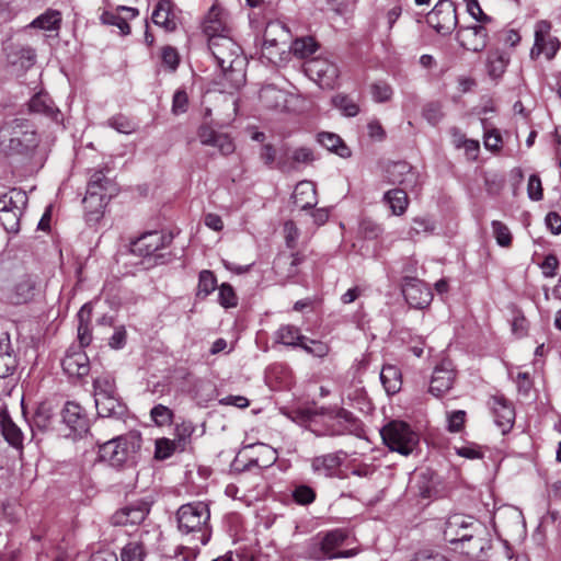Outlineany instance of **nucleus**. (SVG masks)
<instances>
[{"mask_svg": "<svg viewBox=\"0 0 561 561\" xmlns=\"http://www.w3.org/2000/svg\"><path fill=\"white\" fill-rule=\"evenodd\" d=\"M208 48L226 78L239 88L244 81V58L240 45L230 36L214 37L209 39Z\"/></svg>", "mask_w": 561, "mask_h": 561, "instance_id": "nucleus-1", "label": "nucleus"}, {"mask_svg": "<svg viewBox=\"0 0 561 561\" xmlns=\"http://www.w3.org/2000/svg\"><path fill=\"white\" fill-rule=\"evenodd\" d=\"M178 528L183 535H192L195 548L206 545L211 536L210 510L207 503L197 501L183 504L176 512Z\"/></svg>", "mask_w": 561, "mask_h": 561, "instance_id": "nucleus-2", "label": "nucleus"}, {"mask_svg": "<svg viewBox=\"0 0 561 561\" xmlns=\"http://www.w3.org/2000/svg\"><path fill=\"white\" fill-rule=\"evenodd\" d=\"M141 442V435L137 431L113 437L99 445V459L115 468L131 466L136 463Z\"/></svg>", "mask_w": 561, "mask_h": 561, "instance_id": "nucleus-3", "label": "nucleus"}, {"mask_svg": "<svg viewBox=\"0 0 561 561\" xmlns=\"http://www.w3.org/2000/svg\"><path fill=\"white\" fill-rule=\"evenodd\" d=\"M1 142L9 156L27 157L38 146V137L32 124L14 118L1 129Z\"/></svg>", "mask_w": 561, "mask_h": 561, "instance_id": "nucleus-4", "label": "nucleus"}, {"mask_svg": "<svg viewBox=\"0 0 561 561\" xmlns=\"http://www.w3.org/2000/svg\"><path fill=\"white\" fill-rule=\"evenodd\" d=\"M383 443L401 455H410L419 444V435L409 424L402 421H391L380 431Z\"/></svg>", "mask_w": 561, "mask_h": 561, "instance_id": "nucleus-5", "label": "nucleus"}, {"mask_svg": "<svg viewBox=\"0 0 561 561\" xmlns=\"http://www.w3.org/2000/svg\"><path fill=\"white\" fill-rule=\"evenodd\" d=\"M348 539V531L335 528L318 534L307 546V554L314 561L337 559V551Z\"/></svg>", "mask_w": 561, "mask_h": 561, "instance_id": "nucleus-6", "label": "nucleus"}, {"mask_svg": "<svg viewBox=\"0 0 561 561\" xmlns=\"http://www.w3.org/2000/svg\"><path fill=\"white\" fill-rule=\"evenodd\" d=\"M304 71L322 89H334L340 77V69L335 61L323 56L306 60Z\"/></svg>", "mask_w": 561, "mask_h": 561, "instance_id": "nucleus-7", "label": "nucleus"}, {"mask_svg": "<svg viewBox=\"0 0 561 561\" xmlns=\"http://www.w3.org/2000/svg\"><path fill=\"white\" fill-rule=\"evenodd\" d=\"M481 525L483 524L471 515L460 513L449 515L445 522L444 539L453 546L458 542L463 543L473 531L481 530Z\"/></svg>", "mask_w": 561, "mask_h": 561, "instance_id": "nucleus-8", "label": "nucleus"}, {"mask_svg": "<svg viewBox=\"0 0 561 561\" xmlns=\"http://www.w3.org/2000/svg\"><path fill=\"white\" fill-rule=\"evenodd\" d=\"M118 188L116 184L105 175L104 170H91L85 203L95 201V210L100 207H105L107 202L117 194Z\"/></svg>", "mask_w": 561, "mask_h": 561, "instance_id": "nucleus-9", "label": "nucleus"}, {"mask_svg": "<svg viewBox=\"0 0 561 561\" xmlns=\"http://www.w3.org/2000/svg\"><path fill=\"white\" fill-rule=\"evenodd\" d=\"M560 48L561 42L558 37L551 35V23L547 20L536 22L534 45L529 53L530 58L536 60L540 55H545L547 60H552Z\"/></svg>", "mask_w": 561, "mask_h": 561, "instance_id": "nucleus-10", "label": "nucleus"}, {"mask_svg": "<svg viewBox=\"0 0 561 561\" xmlns=\"http://www.w3.org/2000/svg\"><path fill=\"white\" fill-rule=\"evenodd\" d=\"M360 422L350 411L340 408L329 412L324 416V430L318 435L340 436L358 435Z\"/></svg>", "mask_w": 561, "mask_h": 561, "instance_id": "nucleus-11", "label": "nucleus"}, {"mask_svg": "<svg viewBox=\"0 0 561 561\" xmlns=\"http://www.w3.org/2000/svg\"><path fill=\"white\" fill-rule=\"evenodd\" d=\"M172 234L163 233L162 231H148L142 233L139 238L130 244V251L138 256H151L163 259V254L158 253L161 249L170 245L172 242Z\"/></svg>", "mask_w": 561, "mask_h": 561, "instance_id": "nucleus-12", "label": "nucleus"}, {"mask_svg": "<svg viewBox=\"0 0 561 561\" xmlns=\"http://www.w3.org/2000/svg\"><path fill=\"white\" fill-rule=\"evenodd\" d=\"M427 23L438 34H450L458 24L456 8L449 0H439L427 15Z\"/></svg>", "mask_w": 561, "mask_h": 561, "instance_id": "nucleus-13", "label": "nucleus"}, {"mask_svg": "<svg viewBox=\"0 0 561 561\" xmlns=\"http://www.w3.org/2000/svg\"><path fill=\"white\" fill-rule=\"evenodd\" d=\"M150 512V503L146 500H136L117 510L111 520L115 526H134L141 524Z\"/></svg>", "mask_w": 561, "mask_h": 561, "instance_id": "nucleus-14", "label": "nucleus"}, {"mask_svg": "<svg viewBox=\"0 0 561 561\" xmlns=\"http://www.w3.org/2000/svg\"><path fill=\"white\" fill-rule=\"evenodd\" d=\"M402 294L407 302L415 309H423L432 301L431 288L414 277H404L402 283Z\"/></svg>", "mask_w": 561, "mask_h": 561, "instance_id": "nucleus-15", "label": "nucleus"}, {"mask_svg": "<svg viewBox=\"0 0 561 561\" xmlns=\"http://www.w3.org/2000/svg\"><path fill=\"white\" fill-rule=\"evenodd\" d=\"M455 369L450 360H443L433 371L428 391L436 398L447 393L455 381Z\"/></svg>", "mask_w": 561, "mask_h": 561, "instance_id": "nucleus-16", "label": "nucleus"}, {"mask_svg": "<svg viewBox=\"0 0 561 561\" xmlns=\"http://www.w3.org/2000/svg\"><path fill=\"white\" fill-rule=\"evenodd\" d=\"M491 548L486 527L481 525V530H476L463 543L458 542L454 549L471 559H481L484 551Z\"/></svg>", "mask_w": 561, "mask_h": 561, "instance_id": "nucleus-17", "label": "nucleus"}, {"mask_svg": "<svg viewBox=\"0 0 561 561\" xmlns=\"http://www.w3.org/2000/svg\"><path fill=\"white\" fill-rule=\"evenodd\" d=\"M197 137L203 146L215 147L224 156H228L234 151L232 139L227 134L217 133L206 123L198 127Z\"/></svg>", "mask_w": 561, "mask_h": 561, "instance_id": "nucleus-18", "label": "nucleus"}, {"mask_svg": "<svg viewBox=\"0 0 561 561\" xmlns=\"http://www.w3.org/2000/svg\"><path fill=\"white\" fill-rule=\"evenodd\" d=\"M36 279L31 274H22L12 283L7 299L13 305L26 304L34 297Z\"/></svg>", "mask_w": 561, "mask_h": 561, "instance_id": "nucleus-19", "label": "nucleus"}, {"mask_svg": "<svg viewBox=\"0 0 561 561\" xmlns=\"http://www.w3.org/2000/svg\"><path fill=\"white\" fill-rule=\"evenodd\" d=\"M64 371L70 377L82 378L90 371V360L81 347H71L61 362Z\"/></svg>", "mask_w": 561, "mask_h": 561, "instance_id": "nucleus-20", "label": "nucleus"}, {"mask_svg": "<svg viewBox=\"0 0 561 561\" xmlns=\"http://www.w3.org/2000/svg\"><path fill=\"white\" fill-rule=\"evenodd\" d=\"M387 178L391 184L401 185L402 188H413L417 184V172L405 161L389 164Z\"/></svg>", "mask_w": 561, "mask_h": 561, "instance_id": "nucleus-21", "label": "nucleus"}, {"mask_svg": "<svg viewBox=\"0 0 561 561\" xmlns=\"http://www.w3.org/2000/svg\"><path fill=\"white\" fill-rule=\"evenodd\" d=\"M61 417L75 434L82 435L89 430V419L78 403L67 402L61 410Z\"/></svg>", "mask_w": 561, "mask_h": 561, "instance_id": "nucleus-22", "label": "nucleus"}, {"mask_svg": "<svg viewBox=\"0 0 561 561\" xmlns=\"http://www.w3.org/2000/svg\"><path fill=\"white\" fill-rule=\"evenodd\" d=\"M62 14L59 10L48 8L36 16L25 28L38 30L49 33L48 36H58L61 30Z\"/></svg>", "mask_w": 561, "mask_h": 561, "instance_id": "nucleus-23", "label": "nucleus"}, {"mask_svg": "<svg viewBox=\"0 0 561 561\" xmlns=\"http://www.w3.org/2000/svg\"><path fill=\"white\" fill-rule=\"evenodd\" d=\"M457 37L462 47L474 53L482 51L488 44V31L482 25L460 30Z\"/></svg>", "mask_w": 561, "mask_h": 561, "instance_id": "nucleus-24", "label": "nucleus"}, {"mask_svg": "<svg viewBox=\"0 0 561 561\" xmlns=\"http://www.w3.org/2000/svg\"><path fill=\"white\" fill-rule=\"evenodd\" d=\"M94 401L100 417L122 420L126 415L127 408L117 394L96 397Z\"/></svg>", "mask_w": 561, "mask_h": 561, "instance_id": "nucleus-25", "label": "nucleus"}, {"mask_svg": "<svg viewBox=\"0 0 561 561\" xmlns=\"http://www.w3.org/2000/svg\"><path fill=\"white\" fill-rule=\"evenodd\" d=\"M203 31L209 39L214 37L229 36V30L224 19V12L220 8L213 5L203 23Z\"/></svg>", "mask_w": 561, "mask_h": 561, "instance_id": "nucleus-26", "label": "nucleus"}, {"mask_svg": "<svg viewBox=\"0 0 561 561\" xmlns=\"http://www.w3.org/2000/svg\"><path fill=\"white\" fill-rule=\"evenodd\" d=\"M492 411L496 425L503 433L508 432L515 420L513 405L503 397H494L492 400Z\"/></svg>", "mask_w": 561, "mask_h": 561, "instance_id": "nucleus-27", "label": "nucleus"}, {"mask_svg": "<svg viewBox=\"0 0 561 561\" xmlns=\"http://www.w3.org/2000/svg\"><path fill=\"white\" fill-rule=\"evenodd\" d=\"M341 454L343 453H331L314 457L311 461L312 471L327 478L335 477L342 465Z\"/></svg>", "mask_w": 561, "mask_h": 561, "instance_id": "nucleus-28", "label": "nucleus"}, {"mask_svg": "<svg viewBox=\"0 0 561 561\" xmlns=\"http://www.w3.org/2000/svg\"><path fill=\"white\" fill-rule=\"evenodd\" d=\"M294 204L302 209H311L318 204L316 185L311 181L299 182L293 193Z\"/></svg>", "mask_w": 561, "mask_h": 561, "instance_id": "nucleus-29", "label": "nucleus"}, {"mask_svg": "<svg viewBox=\"0 0 561 561\" xmlns=\"http://www.w3.org/2000/svg\"><path fill=\"white\" fill-rule=\"evenodd\" d=\"M152 22L164 28L167 32H173L176 28L173 3L170 0H159L151 15Z\"/></svg>", "mask_w": 561, "mask_h": 561, "instance_id": "nucleus-30", "label": "nucleus"}, {"mask_svg": "<svg viewBox=\"0 0 561 561\" xmlns=\"http://www.w3.org/2000/svg\"><path fill=\"white\" fill-rule=\"evenodd\" d=\"M0 428L5 442L14 447H23V433L21 428L12 421L9 412L0 408Z\"/></svg>", "mask_w": 561, "mask_h": 561, "instance_id": "nucleus-31", "label": "nucleus"}, {"mask_svg": "<svg viewBox=\"0 0 561 561\" xmlns=\"http://www.w3.org/2000/svg\"><path fill=\"white\" fill-rule=\"evenodd\" d=\"M248 448L253 449L255 454V456L250 458L247 465L248 468L252 466L259 468H268L277 461L278 455L276 449L266 444L256 443L248 446Z\"/></svg>", "mask_w": 561, "mask_h": 561, "instance_id": "nucleus-32", "label": "nucleus"}, {"mask_svg": "<svg viewBox=\"0 0 561 561\" xmlns=\"http://www.w3.org/2000/svg\"><path fill=\"white\" fill-rule=\"evenodd\" d=\"M36 58L35 49L28 46L14 45L9 47L7 53L8 62L19 67L21 70L31 68Z\"/></svg>", "mask_w": 561, "mask_h": 561, "instance_id": "nucleus-33", "label": "nucleus"}, {"mask_svg": "<svg viewBox=\"0 0 561 561\" xmlns=\"http://www.w3.org/2000/svg\"><path fill=\"white\" fill-rule=\"evenodd\" d=\"M28 107L32 113L45 115L54 121H58L60 115L58 107H56L50 96L44 92L35 94L30 100Z\"/></svg>", "mask_w": 561, "mask_h": 561, "instance_id": "nucleus-34", "label": "nucleus"}, {"mask_svg": "<svg viewBox=\"0 0 561 561\" xmlns=\"http://www.w3.org/2000/svg\"><path fill=\"white\" fill-rule=\"evenodd\" d=\"M408 188H392L383 194V202L390 207L392 215L401 216L409 206Z\"/></svg>", "mask_w": 561, "mask_h": 561, "instance_id": "nucleus-35", "label": "nucleus"}, {"mask_svg": "<svg viewBox=\"0 0 561 561\" xmlns=\"http://www.w3.org/2000/svg\"><path fill=\"white\" fill-rule=\"evenodd\" d=\"M380 381L388 394L399 392L402 386L400 368L394 365H383L380 371Z\"/></svg>", "mask_w": 561, "mask_h": 561, "instance_id": "nucleus-36", "label": "nucleus"}, {"mask_svg": "<svg viewBox=\"0 0 561 561\" xmlns=\"http://www.w3.org/2000/svg\"><path fill=\"white\" fill-rule=\"evenodd\" d=\"M260 101L266 108L277 110L285 106L286 93L273 84H267L260 90Z\"/></svg>", "mask_w": 561, "mask_h": 561, "instance_id": "nucleus-37", "label": "nucleus"}, {"mask_svg": "<svg viewBox=\"0 0 561 561\" xmlns=\"http://www.w3.org/2000/svg\"><path fill=\"white\" fill-rule=\"evenodd\" d=\"M318 142L328 150L336 153L341 158H348L351 149L344 144L342 138L333 133L322 131L318 134Z\"/></svg>", "mask_w": 561, "mask_h": 561, "instance_id": "nucleus-38", "label": "nucleus"}, {"mask_svg": "<svg viewBox=\"0 0 561 561\" xmlns=\"http://www.w3.org/2000/svg\"><path fill=\"white\" fill-rule=\"evenodd\" d=\"M305 337L300 329L293 324H283L275 332V341L277 343L291 347H300Z\"/></svg>", "mask_w": 561, "mask_h": 561, "instance_id": "nucleus-39", "label": "nucleus"}, {"mask_svg": "<svg viewBox=\"0 0 561 561\" xmlns=\"http://www.w3.org/2000/svg\"><path fill=\"white\" fill-rule=\"evenodd\" d=\"M27 202V194L23 190L11 188L0 196V209H25Z\"/></svg>", "mask_w": 561, "mask_h": 561, "instance_id": "nucleus-40", "label": "nucleus"}, {"mask_svg": "<svg viewBox=\"0 0 561 561\" xmlns=\"http://www.w3.org/2000/svg\"><path fill=\"white\" fill-rule=\"evenodd\" d=\"M508 57L500 50H491L488 55L486 67L489 76L493 79L500 78L506 70Z\"/></svg>", "mask_w": 561, "mask_h": 561, "instance_id": "nucleus-41", "label": "nucleus"}, {"mask_svg": "<svg viewBox=\"0 0 561 561\" xmlns=\"http://www.w3.org/2000/svg\"><path fill=\"white\" fill-rule=\"evenodd\" d=\"M291 163L285 161H278L277 169L283 172H288L296 169V164H309L314 160L313 152L310 148L300 147L293 151Z\"/></svg>", "mask_w": 561, "mask_h": 561, "instance_id": "nucleus-42", "label": "nucleus"}, {"mask_svg": "<svg viewBox=\"0 0 561 561\" xmlns=\"http://www.w3.org/2000/svg\"><path fill=\"white\" fill-rule=\"evenodd\" d=\"M318 48L317 42L312 37H301L295 39L290 45L293 54L301 59H310L311 55L316 53Z\"/></svg>", "mask_w": 561, "mask_h": 561, "instance_id": "nucleus-43", "label": "nucleus"}, {"mask_svg": "<svg viewBox=\"0 0 561 561\" xmlns=\"http://www.w3.org/2000/svg\"><path fill=\"white\" fill-rule=\"evenodd\" d=\"M147 550L141 540L128 541L121 549V561H144Z\"/></svg>", "mask_w": 561, "mask_h": 561, "instance_id": "nucleus-44", "label": "nucleus"}, {"mask_svg": "<svg viewBox=\"0 0 561 561\" xmlns=\"http://www.w3.org/2000/svg\"><path fill=\"white\" fill-rule=\"evenodd\" d=\"M331 102L346 117H354L359 113L358 104L346 94L339 93L332 98Z\"/></svg>", "mask_w": 561, "mask_h": 561, "instance_id": "nucleus-45", "label": "nucleus"}, {"mask_svg": "<svg viewBox=\"0 0 561 561\" xmlns=\"http://www.w3.org/2000/svg\"><path fill=\"white\" fill-rule=\"evenodd\" d=\"M23 210L24 209H0V222L7 232H19Z\"/></svg>", "mask_w": 561, "mask_h": 561, "instance_id": "nucleus-46", "label": "nucleus"}, {"mask_svg": "<svg viewBox=\"0 0 561 561\" xmlns=\"http://www.w3.org/2000/svg\"><path fill=\"white\" fill-rule=\"evenodd\" d=\"M93 388L94 399H96V397H107L117 394L115 379L110 374L96 377L93 380Z\"/></svg>", "mask_w": 561, "mask_h": 561, "instance_id": "nucleus-47", "label": "nucleus"}, {"mask_svg": "<svg viewBox=\"0 0 561 561\" xmlns=\"http://www.w3.org/2000/svg\"><path fill=\"white\" fill-rule=\"evenodd\" d=\"M194 432L195 425L191 421H183L175 425L174 440L178 443V446H180V451L185 450Z\"/></svg>", "mask_w": 561, "mask_h": 561, "instance_id": "nucleus-48", "label": "nucleus"}, {"mask_svg": "<svg viewBox=\"0 0 561 561\" xmlns=\"http://www.w3.org/2000/svg\"><path fill=\"white\" fill-rule=\"evenodd\" d=\"M91 313V308L88 305L82 306L78 313L79 318V325H78V340L80 343L79 347L88 346L92 341V335L89 329L88 323H84V316L87 314V318L89 319Z\"/></svg>", "mask_w": 561, "mask_h": 561, "instance_id": "nucleus-49", "label": "nucleus"}, {"mask_svg": "<svg viewBox=\"0 0 561 561\" xmlns=\"http://www.w3.org/2000/svg\"><path fill=\"white\" fill-rule=\"evenodd\" d=\"M180 451V446L174 439L159 438L156 440L154 458L158 460H165L170 458L175 451Z\"/></svg>", "mask_w": 561, "mask_h": 561, "instance_id": "nucleus-50", "label": "nucleus"}, {"mask_svg": "<svg viewBox=\"0 0 561 561\" xmlns=\"http://www.w3.org/2000/svg\"><path fill=\"white\" fill-rule=\"evenodd\" d=\"M217 287V279L215 274L209 270H203L198 276V291L197 296L207 297Z\"/></svg>", "mask_w": 561, "mask_h": 561, "instance_id": "nucleus-51", "label": "nucleus"}, {"mask_svg": "<svg viewBox=\"0 0 561 561\" xmlns=\"http://www.w3.org/2000/svg\"><path fill=\"white\" fill-rule=\"evenodd\" d=\"M373 100L377 103H386L392 99L393 89L385 80H379L370 85Z\"/></svg>", "mask_w": 561, "mask_h": 561, "instance_id": "nucleus-52", "label": "nucleus"}, {"mask_svg": "<svg viewBox=\"0 0 561 561\" xmlns=\"http://www.w3.org/2000/svg\"><path fill=\"white\" fill-rule=\"evenodd\" d=\"M150 417L157 426H168L173 422L174 413L171 409L163 404H156L150 410Z\"/></svg>", "mask_w": 561, "mask_h": 561, "instance_id": "nucleus-53", "label": "nucleus"}, {"mask_svg": "<svg viewBox=\"0 0 561 561\" xmlns=\"http://www.w3.org/2000/svg\"><path fill=\"white\" fill-rule=\"evenodd\" d=\"M53 419V412L50 407L43 403L38 405L33 416V426L39 431H46L50 427Z\"/></svg>", "mask_w": 561, "mask_h": 561, "instance_id": "nucleus-54", "label": "nucleus"}, {"mask_svg": "<svg viewBox=\"0 0 561 561\" xmlns=\"http://www.w3.org/2000/svg\"><path fill=\"white\" fill-rule=\"evenodd\" d=\"M300 348H302L306 353L319 358L325 357L330 351V347L327 343L312 340L307 336L304 339Z\"/></svg>", "mask_w": 561, "mask_h": 561, "instance_id": "nucleus-55", "label": "nucleus"}, {"mask_svg": "<svg viewBox=\"0 0 561 561\" xmlns=\"http://www.w3.org/2000/svg\"><path fill=\"white\" fill-rule=\"evenodd\" d=\"M291 495L294 501L299 505H309L314 502L317 496L316 491L307 484L295 486Z\"/></svg>", "mask_w": 561, "mask_h": 561, "instance_id": "nucleus-56", "label": "nucleus"}, {"mask_svg": "<svg viewBox=\"0 0 561 561\" xmlns=\"http://www.w3.org/2000/svg\"><path fill=\"white\" fill-rule=\"evenodd\" d=\"M218 301L224 308H233L238 305V297L232 286L228 283H222L219 286Z\"/></svg>", "mask_w": 561, "mask_h": 561, "instance_id": "nucleus-57", "label": "nucleus"}, {"mask_svg": "<svg viewBox=\"0 0 561 561\" xmlns=\"http://www.w3.org/2000/svg\"><path fill=\"white\" fill-rule=\"evenodd\" d=\"M422 115L431 125L435 126L444 117L443 106L439 102H430L424 105Z\"/></svg>", "mask_w": 561, "mask_h": 561, "instance_id": "nucleus-58", "label": "nucleus"}, {"mask_svg": "<svg viewBox=\"0 0 561 561\" xmlns=\"http://www.w3.org/2000/svg\"><path fill=\"white\" fill-rule=\"evenodd\" d=\"M492 231L500 247L507 248L511 245L512 234L506 225L499 220H493Z\"/></svg>", "mask_w": 561, "mask_h": 561, "instance_id": "nucleus-59", "label": "nucleus"}, {"mask_svg": "<svg viewBox=\"0 0 561 561\" xmlns=\"http://www.w3.org/2000/svg\"><path fill=\"white\" fill-rule=\"evenodd\" d=\"M382 227L369 218H364L359 222V233L365 239L375 240L382 233Z\"/></svg>", "mask_w": 561, "mask_h": 561, "instance_id": "nucleus-60", "label": "nucleus"}, {"mask_svg": "<svg viewBox=\"0 0 561 561\" xmlns=\"http://www.w3.org/2000/svg\"><path fill=\"white\" fill-rule=\"evenodd\" d=\"M467 413L463 410L447 412V430L450 433H459L465 425Z\"/></svg>", "mask_w": 561, "mask_h": 561, "instance_id": "nucleus-61", "label": "nucleus"}, {"mask_svg": "<svg viewBox=\"0 0 561 561\" xmlns=\"http://www.w3.org/2000/svg\"><path fill=\"white\" fill-rule=\"evenodd\" d=\"M102 21L105 24L116 26L123 35H128L130 33V26L127 23V18H123L117 13L106 12L102 15Z\"/></svg>", "mask_w": 561, "mask_h": 561, "instance_id": "nucleus-62", "label": "nucleus"}, {"mask_svg": "<svg viewBox=\"0 0 561 561\" xmlns=\"http://www.w3.org/2000/svg\"><path fill=\"white\" fill-rule=\"evenodd\" d=\"M108 125L122 134H131L136 129L135 123L124 115L110 118Z\"/></svg>", "mask_w": 561, "mask_h": 561, "instance_id": "nucleus-63", "label": "nucleus"}, {"mask_svg": "<svg viewBox=\"0 0 561 561\" xmlns=\"http://www.w3.org/2000/svg\"><path fill=\"white\" fill-rule=\"evenodd\" d=\"M162 64L170 70L175 71L180 64L178 50L172 46H164L161 49Z\"/></svg>", "mask_w": 561, "mask_h": 561, "instance_id": "nucleus-64", "label": "nucleus"}]
</instances>
